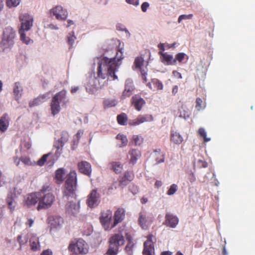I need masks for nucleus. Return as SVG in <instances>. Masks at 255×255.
<instances>
[{"mask_svg": "<svg viewBox=\"0 0 255 255\" xmlns=\"http://www.w3.org/2000/svg\"><path fill=\"white\" fill-rule=\"evenodd\" d=\"M76 185V172L75 171L72 170L66 176L63 196L68 200V203L65 205L66 212L73 215H75L79 213L80 208V201L76 199L75 193Z\"/></svg>", "mask_w": 255, "mask_h": 255, "instance_id": "f257e3e1", "label": "nucleus"}, {"mask_svg": "<svg viewBox=\"0 0 255 255\" xmlns=\"http://www.w3.org/2000/svg\"><path fill=\"white\" fill-rule=\"evenodd\" d=\"M198 163L200 164L201 167L206 168L208 166V163L205 161L199 160Z\"/></svg>", "mask_w": 255, "mask_h": 255, "instance_id": "680f3d73", "label": "nucleus"}, {"mask_svg": "<svg viewBox=\"0 0 255 255\" xmlns=\"http://www.w3.org/2000/svg\"><path fill=\"white\" fill-rule=\"evenodd\" d=\"M68 250L75 255L86 254L88 252V245L83 239H79L76 243H71Z\"/></svg>", "mask_w": 255, "mask_h": 255, "instance_id": "6e6552de", "label": "nucleus"}, {"mask_svg": "<svg viewBox=\"0 0 255 255\" xmlns=\"http://www.w3.org/2000/svg\"><path fill=\"white\" fill-rule=\"evenodd\" d=\"M69 134L67 131H62L61 133V137L58 140L62 142V144H64L67 142L69 139Z\"/></svg>", "mask_w": 255, "mask_h": 255, "instance_id": "a18cd8bd", "label": "nucleus"}, {"mask_svg": "<svg viewBox=\"0 0 255 255\" xmlns=\"http://www.w3.org/2000/svg\"><path fill=\"white\" fill-rule=\"evenodd\" d=\"M65 173V170L62 168H58L56 170L54 178L56 180L57 184H60L63 182Z\"/></svg>", "mask_w": 255, "mask_h": 255, "instance_id": "c756f323", "label": "nucleus"}, {"mask_svg": "<svg viewBox=\"0 0 255 255\" xmlns=\"http://www.w3.org/2000/svg\"><path fill=\"white\" fill-rule=\"evenodd\" d=\"M15 190L16 188H13V189L10 191L6 199V203L11 212H13L17 205V203L15 201L17 197Z\"/></svg>", "mask_w": 255, "mask_h": 255, "instance_id": "dca6fc26", "label": "nucleus"}, {"mask_svg": "<svg viewBox=\"0 0 255 255\" xmlns=\"http://www.w3.org/2000/svg\"><path fill=\"white\" fill-rule=\"evenodd\" d=\"M51 14L54 15L58 20H65L67 17L68 12L66 9L60 5H57L50 10Z\"/></svg>", "mask_w": 255, "mask_h": 255, "instance_id": "4468645a", "label": "nucleus"}, {"mask_svg": "<svg viewBox=\"0 0 255 255\" xmlns=\"http://www.w3.org/2000/svg\"><path fill=\"white\" fill-rule=\"evenodd\" d=\"M14 161L17 166H19L20 161H21L25 165H32V162L30 160V158L26 156H22L20 158H18V157H15L14 158Z\"/></svg>", "mask_w": 255, "mask_h": 255, "instance_id": "72a5a7b5", "label": "nucleus"}, {"mask_svg": "<svg viewBox=\"0 0 255 255\" xmlns=\"http://www.w3.org/2000/svg\"><path fill=\"white\" fill-rule=\"evenodd\" d=\"M66 97V91L63 90L56 93L52 97L50 103V109L52 116H55L59 114L61 110L60 102H63L65 100Z\"/></svg>", "mask_w": 255, "mask_h": 255, "instance_id": "0eeeda50", "label": "nucleus"}, {"mask_svg": "<svg viewBox=\"0 0 255 255\" xmlns=\"http://www.w3.org/2000/svg\"><path fill=\"white\" fill-rule=\"evenodd\" d=\"M134 89L132 81L130 79L127 80L125 83V90L121 96V99L123 100L130 97L132 94Z\"/></svg>", "mask_w": 255, "mask_h": 255, "instance_id": "f3484780", "label": "nucleus"}, {"mask_svg": "<svg viewBox=\"0 0 255 255\" xmlns=\"http://www.w3.org/2000/svg\"><path fill=\"white\" fill-rule=\"evenodd\" d=\"M144 63L143 58L141 56L136 57L134 61V65L136 68L142 69L141 68V66Z\"/></svg>", "mask_w": 255, "mask_h": 255, "instance_id": "37998d69", "label": "nucleus"}, {"mask_svg": "<svg viewBox=\"0 0 255 255\" xmlns=\"http://www.w3.org/2000/svg\"><path fill=\"white\" fill-rule=\"evenodd\" d=\"M116 138L121 141V143L119 145V147H123L127 145L128 139L126 135L119 133L116 136Z\"/></svg>", "mask_w": 255, "mask_h": 255, "instance_id": "c9c22d12", "label": "nucleus"}, {"mask_svg": "<svg viewBox=\"0 0 255 255\" xmlns=\"http://www.w3.org/2000/svg\"><path fill=\"white\" fill-rule=\"evenodd\" d=\"M160 255H172V253L170 251H164L162 252Z\"/></svg>", "mask_w": 255, "mask_h": 255, "instance_id": "774afa93", "label": "nucleus"}, {"mask_svg": "<svg viewBox=\"0 0 255 255\" xmlns=\"http://www.w3.org/2000/svg\"><path fill=\"white\" fill-rule=\"evenodd\" d=\"M170 140L174 144H180L183 142V138L179 132L172 130L170 134Z\"/></svg>", "mask_w": 255, "mask_h": 255, "instance_id": "a878e982", "label": "nucleus"}, {"mask_svg": "<svg viewBox=\"0 0 255 255\" xmlns=\"http://www.w3.org/2000/svg\"><path fill=\"white\" fill-rule=\"evenodd\" d=\"M195 108L198 111L204 109L205 106L203 105V101L201 98H197L196 99Z\"/></svg>", "mask_w": 255, "mask_h": 255, "instance_id": "de8ad7c7", "label": "nucleus"}, {"mask_svg": "<svg viewBox=\"0 0 255 255\" xmlns=\"http://www.w3.org/2000/svg\"><path fill=\"white\" fill-rule=\"evenodd\" d=\"M64 144H62L61 141H60L58 139L56 140L54 143V147L57 149L55 153V156L57 159L61 153L62 147L64 146Z\"/></svg>", "mask_w": 255, "mask_h": 255, "instance_id": "f704fd0d", "label": "nucleus"}, {"mask_svg": "<svg viewBox=\"0 0 255 255\" xmlns=\"http://www.w3.org/2000/svg\"><path fill=\"white\" fill-rule=\"evenodd\" d=\"M186 57V60H187L188 59V56L186 55L185 53L180 52L177 53L175 55V58L174 60L176 61V65L177 64V61H178L179 63L183 62L184 59Z\"/></svg>", "mask_w": 255, "mask_h": 255, "instance_id": "79ce46f5", "label": "nucleus"}, {"mask_svg": "<svg viewBox=\"0 0 255 255\" xmlns=\"http://www.w3.org/2000/svg\"><path fill=\"white\" fill-rule=\"evenodd\" d=\"M177 188L178 187L177 185L175 184H172L170 186L169 189L168 190L167 192V194L168 195H172L174 194L177 190Z\"/></svg>", "mask_w": 255, "mask_h": 255, "instance_id": "8fccbe9b", "label": "nucleus"}, {"mask_svg": "<svg viewBox=\"0 0 255 255\" xmlns=\"http://www.w3.org/2000/svg\"><path fill=\"white\" fill-rule=\"evenodd\" d=\"M134 178V174L132 171L127 170L124 174L118 178V181L120 186L124 187L127 186L130 182L132 181Z\"/></svg>", "mask_w": 255, "mask_h": 255, "instance_id": "f8f14e48", "label": "nucleus"}, {"mask_svg": "<svg viewBox=\"0 0 255 255\" xmlns=\"http://www.w3.org/2000/svg\"><path fill=\"white\" fill-rule=\"evenodd\" d=\"M118 102L115 99H106L103 102L104 108H109L115 107L117 105Z\"/></svg>", "mask_w": 255, "mask_h": 255, "instance_id": "e433bc0d", "label": "nucleus"}, {"mask_svg": "<svg viewBox=\"0 0 255 255\" xmlns=\"http://www.w3.org/2000/svg\"><path fill=\"white\" fill-rule=\"evenodd\" d=\"M172 74L174 77L177 79H182V78L181 74L176 70L173 71Z\"/></svg>", "mask_w": 255, "mask_h": 255, "instance_id": "4d7b16f0", "label": "nucleus"}, {"mask_svg": "<svg viewBox=\"0 0 255 255\" xmlns=\"http://www.w3.org/2000/svg\"><path fill=\"white\" fill-rule=\"evenodd\" d=\"M24 147L26 149H29L31 147V144L29 141H25L23 143Z\"/></svg>", "mask_w": 255, "mask_h": 255, "instance_id": "e2e57ef3", "label": "nucleus"}, {"mask_svg": "<svg viewBox=\"0 0 255 255\" xmlns=\"http://www.w3.org/2000/svg\"><path fill=\"white\" fill-rule=\"evenodd\" d=\"M158 48L160 50V51H162L163 52V51L165 50L164 45L163 43H160V44H159L158 45Z\"/></svg>", "mask_w": 255, "mask_h": 255, "instance_id": "338daca9", "label": "nucleus"}, {"mask_svg": "<svg viewBox=\"0 0 255 255\" xmlns=\"http://www.w3.org/2000/svg\"><path fill=\"white\" fill-rule=\"evenodd\" d=\"M9 120L8 114L6 113L4 114L0 118V131L1 132H4L7 130L9 126Z\"/></svg>", "mask_w": 255, "mask_h": 255, "instance_id": "b1692460", "label": "nucleus"}, {"mask_svg": "<svg viewBox=\"0 0 255 255\" xmlns=\"http://www.w3.org/2000/svg\"><path fill=\"white\" fill-rule=\"evenodd\" d=\"M19 19L20 22V27L18 31L20 40L23 43L28 44L30 41V39L26 36L25 32L30 30L31 28L33 23V18L28 13H23L19 15Z\"/></svg>", "mask_w": 255, "mask_h": 255, "instance_id": "20e7f679", "label": "nucleus"}, {"mask_svg": "<svg viewBox=\"0 0 255 255\" xmlns=\"http://www.w3.org/2000/svg\"><path fill=\"white\" fill-rule=\"evenodd\" d=\"M132 140L135 145H140L143 141V138L138 135H134L132 137Z\"/></svg>", "mask_w": 255, "mask_h": 255, "instance_id": "c03bdc74", "label": "nucleus"}, {"mask_svg": "<svg viewBox=\"0 0 255 255\" xmlns=\"http://www.w3.org/2000/svg\"><path fill=\"white\" fill-rule=\"evenodd\" d=\"M150 157L155 161V164H158L164 161L165 154L160 149H157L150 154Z\"/></svg>", "mask_w": 255, "mask_h": 255, "instance_id": "6ab92c4d", "label": "nucleus"}, {"mask_svg": "<svg viewBox=\"0 0 255 255\" xmlns=\"http://www.w3.org/2000/svg\"><path fill=\"white\" fill-rule=\"evenodd\" d=\"M147 68H146L145 69H141L140 70V73L142 77V79L143 80V82L145 83L147 82V80L146 79V75H147Z\"/></svg>", "mask_w": 255, "mask_h": 255, "instance_id": "864d4df0", "label": "nucleus"}, {"mask_svg": "<svg viewBox=\"0 0 255 255\" xmlns=\"http://www.w3.org/2000/svg\"><path fill=\"white\" fill-rule=\"evenodd\" d=\"M179 116L185 119L189 118L191 114L190 112L188 110H186L185 107L183 106L181 107L180 109L179 110Z\"/></svg>", "mask_w": 255, "mask_h": 255, "instance_id": "58836bf2", "label": "nucleus"}, {"mask_svg": "<svg viewBox=\"0 0 255 255\" xmlns=\"http://www.w3.org/2000/svg\"><path fill=\"white\" fill-rule=\"evenodd\" d=\"M123 58L122 49L118 50L115 57L112 58L103 57L98 63V77L105 79L107 76H110L113 80L118 79V76L115 74V72L120 65L119 62Z\"/></svg>", "mask_w": 255, "mask_h": 255, "instance_id": "f03ea898", "label": "nucleus"}, {"mask_svg": "<svg viewBox=\"0 0 255 255\" xmlns=\"http://www.w3.org/2000/svg\"><path fill=\"white\" fill-rule=\"evenodd\" d=\"M38 192L39 202L37 206V210H46L50 208L55 201V197L51 192H48L46 194H41Z\"/></svg>", "mask_w": 255, "mask_h": 255, "instance_id": "423d86ee", "label": "nucleus"}, {"mask_svg": "<svg viewBox=\"0 0 255 255\" xmlns=\"http://www.w3.org/2000/svg\"><path fill=\"white\" fill-rule=\"evenodd\" d=\"M192 14H182L179 16L178 18V22L179 23L181 22V21L183 19H191L193 17Z\"/></svg>", "mask_w": 255, "mask_h": 255, "instance_id": "603ef678", "label": "nucleus"}, {"mask_svg": "<svg viewBox=\"0 0 255 255\" xmlns=\"http://www.w3.org/2000/svg\"><path fill=\"white\" fill-rule=\"evenodd\" d=\"M147 238V240L144 243V249L142 253L143 255H152L154 251L153 239L154 240H155V239L152 235H149Z\"/></svg>", "mask_w": 255, "mask_h": 255, "instance_id": "ddd939ff", "label": "nucleus"}, {"mask_svg": "<svg viewBox=\"0 0 255 255\" xmlns=\"http://www.w3.org/2000/svg\"><path fill=\"white\" fill-rule=\"evenodd\" d=\"M147 218L146 212L145 211H141L139 213L138 223L142 229H146L147 228Z\"/></svg>", "mask_w": 255, "mask_h": 255, "instance_id": "cd10ccee", "label": "nucleus"}, {"mask_svg": "<svg viewBox=\"0 0 255 255\" xmlns=\"http://www.w3.org/2000/svg\"><path fill=\"white\" fill-rule=\"evenodd\" d=\"M23 88L20 82H15L13 86V93L15 97V100H18L21 97V93Z\"/></svg>", "mask_w": 255, "mask_h": 255, "instance_id": "c85d7f7f", "label": "nucleus"}, {"mask_svg": "<svg viewBox=\"0 0 255 255\" xmlns=\"http://www.w3.org/2000/svg\"><path fill=\"white\" fill-rule=\"evenodd\" d=\"M50 190L51 188L50 185H49L48 184H45L42 186L40 190L37 192H40L41 193V194H46L47 193V192H49V191H50Z\"/></svg>", "mask_w": 255, "mask_h": 255, "instance_id": "09e8293b", "label": "nucleus"}, {"mask_svg": "<svg viewBox=\"0 0 255 255\" xmlns=\"http://www.w3.org/2000/svg\"><path fill=\"white\" fill-rule=\"evenodd\" d=\"M162 185V183L161 180H156L154 184V186L155 188H159Z\"/></svg>", "mask_w": 255, "mask_h": 255, "instance_id": "69168bd1", "label": "nucleus"}, {"mask_svg": "<svg viewBox=\"0 0 255 255\" xmlns=\"http://www.w3.org/2000/svg\"><path fill=\"white\" fill-rule=\"evenodd\" d=\"M50 157V159L47 161L48 163L53 164L55 162V159L53 158L51 153L49 152L47 154H44L41 158H40L37 162V164L39 166H43L47 161L48 157Z\"/></svg>", "mask_w": 255, "mask_h": 255, "instance_id": "bb28decb", "label": "nucleus"}, {"mask_svg": "<svg viewBox=\"0 0 255 255\" xmlns=\"http://www.w3.org/2000/svg\"><path fill=\"white\" fill-rule=\"evenodd\" d=\"M126 2L130 4L137 6L139 4V0H126Z\"/></svg>", "mask_w": 255, "mask_h": 255, "instance_id": "6e6d98bb", "label": "nucleus"}, {"mask_svg": "<svg viewBox=\"0 0 255 255\" xmlns=\"http://www.w3.org/2000/svg\"><path fill=\"white\" fill-rule=\"evenodd\" d=\"M129 163L134 165L141 157L140 151L138 149H132L128 151Z\"/></svg>", "mask_w": 255, "mask_h": 255, "instance_id": "4be33fe9", "label": "nucleus"}, {"mask_svg": "<svg viewBox=\"0 0 255 255\" xmlns=\"http://www.w3.org/2000/svg\"><path fill=\"white\" fill-rule=\"evenodd\" d=\"M179 220L177 216L170 213H167L165 215L164 224L167 227L172 228L176 227L178 224Z\"/></svg>", "mask_w": 255, "mask_h": 255, "instance_id": "a211bd4d", "label": "nucleus"}, {"mask_svg": "<svg viewBox=\"0 0 255 255\" xmlns=\"http://www.w3.org/2000/svg\"><path fill=\"white\" fill-rule=\"evenodd\" d=\"M15 35V31L11 27L5 28L3 31V38L1 41L2 45L5 48L9 47L13 43Z\"/></svg>", "mask_w": 255, "mask_h": 255, "instance_id": "1a4fd4ad", "label": "nucleus"}, {"mask_svg": "<svg viewBox=\"0 0 255 255\" xmlns=\"http://www.w3.org/2000/svg\"><path fill=\"white\" fill-rule=\"evenodd\" d=\"M34 223V220L32 219H28L26 222L25 224L27 226H28L29 227H31Z\"/></svg>", "mask_w": 255, "mask_h": 255, "instance_id": "0e129e2a", "label": "nucleus"}, {"mask_svg": "<svg viewBox=\"0 0 255 255\" xmlns=\"http://www.w3.org/2000/svg\"><path fill=\"white\" fill-rule=\"evenodd\" d=\"M109 165L116 174L120 173L123 169V165L120 162L113 161L109 163Z\"/></svg>", "mask_w": 255, "mask_h": 255, "instance_id": "7c9ffc66", "label": "nucleus"}, {"mask_svg": "<svg viewBox=\"0 0 255 255\" xmlns=\"http://www.w3.org/2000/svg\"><path fill=\"white\" fill-rule=\"evenodd\" d=\"M109 247L107 252L108 255H117L119 247L124 245L125 239L121 234H115L109 239Z\"/></svg>", "mask_w": 255, "mask_h": 255, "instance_id": "39448f33", "label": "nucleus"}, {"mask_svg": "<svg viewBox=\"0 0 255 255\" xmlns=\"http://www.w3.org/2000/svg\"><path fill=\"white\" fill-rule=\"evenodd\" d=\"M131 104L136 110L140 111L145 104V101L139 95H135L131 98Z\"/></svg>", "mask_w": 255, "mask_h": 255, "instance_id": "412c9836", "label": "nucleus"}, {"mask_svg": "<svg viewBox=\"0 0 255 255\" xmlns=\"http://www.w3.org/2000/svg\"><path fill=\"white\" fill-rule=\"evenodd\" d=\"M149 4L147 2H144L141 5V8L143 12H145L149 7Z\"/></svg>", "mask_w": 255, "mask_h": 255, "instance_id": "5fc2aeb1", "label": "nucleus"}, {"mask_svg": "<svg viewBox=\"0 0 255 255\" xmlns=\"http://www.w3.org/2000/svg\"><path fill=\"white\" fill-rule=\"evenodd\" d=\"M20 2V0H7L6 1L7 6L9 7L16 6Z\"/></svg>", "mask_w": 255, "mask_h": 255, "instance_id": "3c124183", "label": "nucleus"}, {"mask_svg": "<svg viewBox=\"0 0 255 255\" xmlns=\"http://www.w3.org/2000/svg\"><path fill=\"white\" fill-rule=\"evenodd\" d=\"M198 133L199 135L203 138L204 141L205 142L209 141L211 140L210 138H208L207 137L206 131L204 128H199L198 131Z\"/></svg>", "mask_w": 255, "mask_h": 255, "instance_id": "a19ab883", "label": "nucleus"}, {"mask_svg": "<svg viewBox=\"0 0 255 255\" xmlns=\"http://www.w3.org/2000/svg\"><path fill=\"white\" fill-rule=\"evenodd\" d=\"M100 194L98 193L97 189H93L88 195L86 203L90 208H94L97 206L100 202Z\"/></svg>", "mask_w": 255, "mask_h": 255, "instance_id": "9d476101", "label": "nucleus"}, {"mask_svg": "<svg viewBox=\"0 0 255 255\" xmlns=\"http://www.w3.org/2000/svg\"><path fill=\"white\" fill-rule=\"evenodd\" d=\"M154 120L153 117L150 114L139 115L135 119L128 120V116L125 113H122L117 116L118 123L122 126L127 124L129 127H135L146 122H151Z\"/></svg>", "mask_w": 255, "mask_h": 255, "instance_id": "7ed1b4c3", "label": "nucleus"}, {"mask_svg": "<svg viewBox=\"0 0 255 255\" xmlns=\"http://www.w3.org/2000/svg\"><path fill=\"white\" fill-rule=\"evenodd\" d=\"M112 217V212L110 210H107L101 212L100 217V222L106 230L111 229L110 221Z\"/></svg>", "mask_w": 255, "mask_h": 255, "instance_id": "9b49d317", "label": "nucleus"}, {"mask_svg": "<svg viewBox=\"0 0 255 255\" xmlns=\"http://www.w3.org/2000/svg\"><path fill=\"white\" fill-rule=\"evenodd\" d=\"M46 99V95H40L33 101H30L29 103V106L31 108L37 106L45 101Z\"/></svg>", "mask_w": 255, "mask_h": 255, "instance_id": "473e14b6", "label": "nucleus"}, {"mask_svg": "<svg viewBox=\"0 0 255 255\" xmlns=\"http://www.w3.org/2000/svg\"><path fill=\"white\" fill-rule=\"evenodd\" d=\"M31 249L33 251H36L40 248L39 239L35 235H32L29 241Z\"/></svg>", "mask_w": 255, "mask_h": 255, "instance_id": "2f4dec72", "label": "nucleus"}, {"mask_svg": "<svg viewBox=\"0 0 255 255\" xmlns=\"http://www.w3.org/2000/svg\"><path fill=\"white\" fill-rule=\"evenodd\" d=\"M67 42L69 46V48H71L73 46L75 40L76 39V37L74 34V32L72 31L68 34L67 36Z\"/></svg>", "mask_w": 255, "mask_h": 255, "instance_id": "4c0bfd02", "label": "nucleus"}, {"mask_svg": "<svg viewBox=\"0 0 255 255\" xmlns=\"http://www.w3.org/2000/svg\"><path fill=\"white\" fill-rule=\"evenodd\" d=\"M22 239V236L21 235H18L17 238V240L18 243L19 244L20 246H21L22 245H24L26 242V241L23 242L21 240Z\"/></svg>", "mask_w": 255, "mask_h": 255, "instance_id": "bf43d9fd", "label": "nucleus"}, {"mask_svg": "<svg viewBox=\"0 0 255 255\" xmlns=\"http://www.w3.org/2000/svg\"><path fill=\"white\" fill-rule=\"evenodd\" d=\"M53 253L50 249H47L42 252L40 255H52Z\"/></svg>", "mask_w": 255, "mask_h": 255, "instance_id": "13d9d810", "label": "nucleus"}, {"mask_svg": "<svg viewBox=\"0 0 255 255\" xmlns=\"http://www.w3.org/2000/svg\"><path fill=\"white\" fill-rule=\"evenodd\" d=\"M126 211L123 208H119L115 212L114 215V222L111 225V228H114L119 223H121L125 218Z\"/></svg>", "mask_w": 255, "mask_h": 255, "instance_id": "2eb2a0df", "label": "nucleus"}, {"mask_svg": "<svg viewBox=\"0 0 255 255\" xmlns=\"http://www.w3.org/2000/svg\"><path fill=\"white\" fill-rule=\"evenodd\" d=\"M152 83H153L154 87L157 90H162L163 89V86L161 82L156 79H154L152 80Z\"/></svg>", "mask_w": 255, "mask_h": 255, "instance_id": "49530a36", "label": "nucleus"}, {"mask_svg": "<svg viewBox=\"0 0 255 255\" xmlns=\"http://www.w3.org/2000/svg\"><path fill=\"white\" fill-rule=\"evenodd\" d=\"M79 170L80 172L89 175L91 172V164L87 161H81L78 165Z\"/></svg>", "mask_w": 255, "mask_h": 255, "instance_id": "5701e85b", "label": "nucleus"}, {"mask_svg": "<svg viewBox=\"0 0 255 255\" xmlns=\"http://www.w3.org/2000/svg\"><path fill=\"white\" fill-rule=\"evenodd\" d=\"M134 243L131 240H128V243L126 247L125 250L128 255H132L133 253V248Z\"/></svg>", "mask_w": 255, "mask_h": 255, "instance_id": "ea45409f", "label": "nucleus"}, {"mask_svg": "<svg viewBox=\"0 0 255 255\" xmlns=\"http://www.w3.org/2000/svg\"><path fill=\"white\" fill-rule=\"evenodd\" d=\"M159 54L162 57V61L163 62H166V64L168 65H175L176 61L173 58L172 55L167 54L166 52H163L162 51H159Z\"/></svg>", "mask_w": 255, "mask_h": 255, "instance_id": "393cba45", "label": "nucleus"}, {"mask_svg": "<svg viewBox=\"0 0 255 255\" xmlns=\"http://www.w3.org/2000/svg\"><path fill=\"white\" fill-rule=\"evenodd\" d=\"M189 180L191 183H193L196 180V177L193 173H190L189 175Z\"/></svg>", "mask_w": 255, "mask_h": 255, "instance_id": "052dcab7", "label": "nucleus"}, {"mask_svg": "<svg viewBox=\"0 0 255 255\" xmlns=\"http://www.w3.org/2000/svg\"><path fill=\"white\" fill-rule=\"evenodd\" d=\"M38 192H34L27 195L25 200V204L28 207L30 208L33 206H35L39 202V194Z\"/></svg>", "mask_w": 255, "mask_h": 255, "instance_id": "aec40b11", "label": "nucleus"}]
</instances>
